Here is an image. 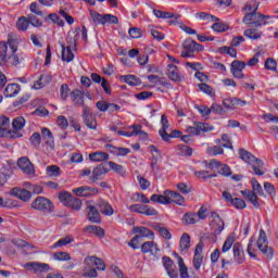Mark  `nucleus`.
<instances>
[{
  "label": "nucleus",
  "mask_w": 278,
  "mask_h": 278,
  "mask_svg": "<svg viewBox=\"0 0 278 278\" xmlns=\"http://www.w3.org/2000/svg\"><path fill=\"white\" fill-rule=\"evenodd\" d=\"M247 68V63L242 61L235 60L230 65V73L236 79H244V71Z\"/></svg>",
  "instance_id": "obj_11"
},
{
  "label": "nucleus",
  "mask_w": 278,
  "mask_h": 278,
  "mask_svg": "<svg viewBox=\"0 0 278 278\" xmlns=\"http://www.w3.org/2000/svg\"><path fill=\"white\" fill-rule=\"evenodd\" d=\"M204 165H205V168H210L215 173H219V175H224V177H229V175H231V168L220 163L219 161H216V160L204 161Z\"/></svg>",
  "instance_id": "obj_7"
},
{
  "label": "nucleus",
  "mask_w": 278,
  "mask_h": 278,
  "mask_svg": "<svg viewBox=\"0 0 278 278\" xmlns=\"http://www.w3.org/2000/svg\"><path fill=\"white\" fill-rule=\"evenodd\" d=\"M66 207H72V210H76V212H79V210H81V200H79L75 197H72L70 202H67Z\"/></svg>",
  "instance_id": "obj_55"
},
{
  "label": "nucleus",
  "mask_w": 278,
  "mask_h": 278,
  "mask_svg": "<svg viewBox=\"0 0 278 278\" xmlns=\"http://www.w3.org/2000/svg\"><path fill=\"white\" fill-rule=\"evenodd\" d=\"M195 51H203V46L192 39H186L182 42L181 58H194Z\"/></svg>",
  "instance_id": "obj_5"
},
{
  "label": "nucleus",
  "mask_w": 278,
  "mask_h": 278,
  "mask_svg": "<svg viewBox=\"0 0 278 278\" xmlns=\"http://www.w3.org/2000/svg\"><path fill=\"white\" fill-rule=\"evenodd\" d=\"M160 247L157 245V243H155V241H146L141 245V253H150L154 257L160 256Z\"/></svg>",
  "instance_id": "obj_18"
},
{
  "label": "nucleus",
  "mask_w": 278,
  "mask_h": 278,
  "mask_svg": "<svg viewBox=\"0 0 278 278\" xmlns=\"http://www.w3.org/2000/svg\"><path fill=\"white\" fill-rule=\"evenodd\" d=\"M154 229L160 233L162 238H164V240H170V238H173V235H170V231H168V229L160 225L155 226Z\"/></svg>",
  "instance_id": "obj_51"
},
{
  "label": "nucleus",
  "mask_w": 278,
  "mask_h": 278,
  "mask_svg": "<svg viewBox=\"0 0 278 278\" xmlns=\"http://www.w3.org/2000/svg\"><path fill=\"white\" fill-rule=\"evenodd\" d=\"M59 199L63 205H68L71 200L73 199V195L68 191H63L59 194Z\"/></svg>",
  "instance_id": "obj_60"
},
{
  "label": "nucleus",
  "mask_w": 278,
  "mask_h": 278,
  "mask_svg": "<svg viewBox=\"0 0 278 278\" xmlns=\"http://www.w3.org/2000/svg\"><path fill=\"white\" fill-rule=\"evenodd\" d=\"M13 131H10L11 138H22L21 129L25 127V117H15L12 122Z\"/></svg>",
  "instance_id": "obj_12"
},
{
  "label": "nucleus",
  "mask_w": 278,
  "mask_h": 278,
  "mask_svg": "<svg viewBox=\"0 0 278 278\" xmlns=\"http://www.w3.org/2000/svg\"><path fill=\"white\" fill-rule=\"evenodd\" d=\"M153 14L154 16H156V18H175V14L170 13V12H164V11H160V10H153Z\"/></svg>",
  "instance_id": "obj_57"
},
{
  "label": "nucleus",
  "mask_w": 278,
  "mask_h": 278,
  "mask_svg": "<svg viewBox=\"0 0 278 278\" xmlns=\"http://www.w3.org/2000/svg\"><path fill=\"white\" fill-rule=\"evenodd\" d=\"M150 200L153 203H162V205H167V200H166V191H164L163 194H152Z\"/></svg>",
  "instance_id": "obj_53"
},
{
  "label": "nucleus",
  "mask_w": 278,
  "mask_h": 278,
  "mask_svg": "<svg viewBox=\"0 0 278 278\" xmlns=\"http://www.w3.org/2000/svg\"><path fill=\"white\" fill-rule=\"evenodd\" d=\"M7 47H9V51L7 50V59L5 63L9 66H18L25 58L23 56V53H18V39L9 37Z\"/></svg>",
  "instance_id": "obj_2"
},
{
  "label": "nucleus",
  "mask_w": 278,
  "mask_h": 278,
  "mask_svg": "<svg viewBox=\"0 0 278 278\" xmlns=\"http://www.w3.org/2000/svg\"><path fill=\"white\" fill-rule=\"evenodd\" d=\"M168 129H170V123L168 122V117L166 114L161 116V128L159 130V135L161 136L164 142H170V136H168Z\"/></svg>",
  "instance_id": "obj_13"
},
{
  "label": "nucleus",
  "mask_w": 278,
  "mask_h": 278,
  "mask_svg": "<svg viewBox=\"0 0 278 278\" xmlns=\"http://www.w3.org/2000/svg\"><path fill=\"white\" fill-rule=\"evenodd\" d=\"M16 27L20 31H27L29 29V20L25 16H22L16 22Z\"/></svg>",
  "instance_id": "obj_42"
},
{
  "label": "nucleus",
  "mask_w": 278,
  "mask_h": 278,
  "mask_svg": "<svg viewBox=\"0 0 278 278\" xmlns=\"http://www.w3.org/2000/svg\"><path fill=\"white\" fill-rule=\"evenodd\" d=\"M129 129H132V131L130 132V134H132V136H139L140 138H147V134L144 132V130H142L141 125L129 126Z\"/></svg>",
  "instance_id": "obj_54"
},
{
  "label": "nucleus",
  "mask_w": 278,
  "mask_h": 278,
  "mask_svg": "<svg viewBox=\"0 0 278 278\" xmlns=\"http://www.w3.org/2000/svg\"><path fill=\"white\" fill-rule=\"evenodd\" d=\"M137 180L141 190H149V188L151 187V182L141 175L137 176Z\"/></svg>",
  "instance_id": "obj_62"
},
{
  "label": "nucleus",
  "mask_w": 278,
  "mask_h": 278,
  "mask_svg": "<svg viewBox=\"0 0 278 278\" xmlns=\"http://www.w3.org/2000/svg\"><path fill=\"white\" fill-rule=\"evenodd\" d=\"M21 92V86L18 84H10L4 89V97L8 99H12V97H16Z\"/></svg>",
  "instance_id": "obj_30"
},
{
  "label": "nucleus",
  "mask_w": 278,
  "mask_h": 278,
  "mask_svg": "<svg viewBox=\"0 0 278 278\" xmlns=\"http://www.w3.org/2000/svg\"><path fill=\"white\" fill-rule=\"evenodd\" d=\"M53 260L56 262H71V254L67 252H56L53 254Z\"/></svg>",
  "instance_id": "obj_52"
},
{
  "label": "nucleus",
  "mask_w": 278,
  "mask_h": 278,
  "mask_svg": "<svg viewBox=\"0 0 278 278\" xmlns=\"http://www.w3.org/2000/svg\"><path fill=\"white\" fill-rule=\"evenodd\" d=\"M119 81H123L124 84H127L128 86H141L142 85V80H140V78H138V76L131 75V74L119 76Z\"/></svg>",
  "instance_id": "obj_28"
},
{
  "label": "nucleus",
  "mask_w": 278,
  "mask_h": 278,
  "mask_svg": "<svg viewBox=\"0 0 278 278\" xmlns=\"http://www.w3.org/2000/svg\"><path fill=\"white\" fill-rule=\"evenodd\" d=\"M71 99L75 105L84 106V92L79 89H75L71 92Z\"/></svg>",
  "instance_id": "obj_33"
},
{
  "label": "nucleus",
  "mask_w": 278,
  "mask_h": 278,
  "mask_svg": "<svg viewBox=\"0 0 278 278\" xmlns=\"http://www.w3.org/2000/svg\"><path fill=\"white\" fill-rule=\"evenodd\" d=\"M178 153H179V155H182L184 157H190V155H192V148H190L188 146H179Z\"/></svg>",
  "instance_id": "obj_61"
},
{
  "label": "nucleus",
  "mask_w": 278,
  "mask_h": 278,
  "mask_svg": "<svg viewBox=\"0 0 278 278\" xmlns=\"http://www.w3.org/2000/svg\"><path fill=\"white\" fill-rule=\"evenodd\" d=\"M91 18L97 25H118V17L113 14H100L91 12Z\"/></svg>",
  "instance_id": "obj_6"
},
{
  "label": "nucleus",
  "mask_w": 278,
  "mask_h": 278,
  "mask_svg": "<svg viewBox=\"0 0 278 278\" xmlns=\"http://www.w3.org/2000/svg\"><path fill=\"white\" fill-rule=\"evenodd\" d=\"M87 210H89L88 220H90V223H101V214L97 207L88 205Z\"/></svg>",
  "instance_id": "obj_34"
},
{
  "label": "nucleus",
  "mask_w": 278,
  "mask_h": 278,
  "mask_svg": "<svg viewBox=\"0 0 278 278\" xmlns=\"http://www.w3.org/2000/svg\"><path fill=\"white\" fill-rule=\"evenodd\" d=\"M243 36H245V38H249L250 40H260L263 34L260 29L249 28L244 30Z\"/></svg>",
  "instance_id": "obj_36"
},
{
  "label": "nucleus",
  "mask_w": 278,
  "mask_h": 278,
  "mask_svg": "<svg viewBox=\"0 0 278 278\" xmlns=\"http://www.w3.org/2000/svg\"><path fill=\"white\" fill-rule=\"evenodd\" d=\"M256 247L267 260H273V248L268 247V237H266V231L264 229L260 230L258 239L256 241Z\"/></svg>",
  "instance_id": "obj_4"
},
{
  "label": "nucleus",
  "mask_w": 278,
  "mask_h": 278,
  "mask_svg": "<svg viewBox=\"0 0 278 278\" xmlns=\"http://www.w3.org/2000/svg\"><path fill=\"white\" fill-rule=\"evenodd\" d=\"M206 153L211 156L223 155L225 153V150H223V146H208L206 148Z\"/></svg>",
  "instance_id": "obj_41"
},
{
  "label": "nucleus",
  "mask_w": 278,
  "mask_h": 278,
  "mask_svg": "<svg viewBox=\"0 0 278 278\" xmlns=\"http://www.w3.org/2000/svg\"><path fill=\"white\" fill-rule=\"evenodd\" d=\"M186 131L191 136H201V134H207V131H214V126L207 123L197 122L193 124V126H188Z\"/></svg>",
  "instance_id": "obj_8"
},
{
  "label": "nucleus",
  "mask_w": 278,
  "mask_h": 278,
  "mask_svg": "<svg viewBox=\"0 0 278 278\" xmlns=\"http://www.w3.org/2000/svg\"><path fill=\"white\" fill-rule=\"evenodd\" d=\"M210 218V226L213 229V231H215V233H223V229H225V222H223L220 215H218V213L213 212Z\"/></svg>",
  "instance_id": "obj_14"
},
{
  "label": "nucleus",
  "mask_w": 278,
  "mask_h": 278,
  "mask_svg": "<svg viewBox=\"0 0 278 278\" xmlns=\"http://www.w3.org/2000/svg\"><path fill=\"white\" fill-rule=\"evenodd\" d=\"M255 18H257V12H250L244 15L242 21L245 25H253V23H255Z\"/></svg>",
  "instance_id": "obj_58"
},
{
  "label": "nucleus",
  "mask_w": 278,
  "mask_h": 278,
  "mask_svg": "<svg viewBox=\"0 0 278 278\" xmlns=\"http://www.w3.org/2000/svg\"><path fill=\"white\" fill-rule=\"evenodd\" d=\"M182 223L185 225H197L199 223V216H197V213H186L182 216Z\"/></svg>",
  "instance_id": "obj_40"
},
{
  "label": "nucleus",
  "mask_w": 278,
  "mask_h": 278,
  "mask_svg": "<svg viewBox=\"0 0 278 278\" xmlns=\"http://www.w3.org/2000/svg\"><path fill=\"white\" fill-rule=\"evenodd\" d=\"M175 257H177L180 278H189L190 276L188 275V267H186V263H184V258L179 256V254L177 253H175Z\"/></svg>",
  "instance_id": "obj_38"
},
{
  "label": "nucleus",
  "mask_w": 278,
  "mask_h": 278,
  "mask_svg": "<svg viewBox=\"0 0 278 278\" xmlns=\"http://www.w3.org/2000/svg\"><path fill=\"white\" fill-rule=\"evenodd\" d=\"M97 207L104 216H113L114 215V207L108 201L100 199L97 202Z\"/></svg>",
  "instance_id": "obj_24"
},
{
  "label": "nucleus",
  "mask_w": 278,
  "mask_h": 278,
  "mask_svg": "<svg viewBox=\"0 0 278 278\" xmlns=\"http://www.w3.org/2000/svg\"><path fill=\"white\" fill-rule=\"evenodd\" d=\"M83 121L89 129H97V118L90 113V108L88 106L83 109Z\"/></svg>",
  "instance_id": "obj_16"
},
{
  "label": "nucleus",
  "mask_w": 278,
  "mask_h": 278,
  "mask_svg": "<svg viewBox=\"0 0 278 278\" xmlns=\"http://www.w3.org/2000/svg\"><path fill=\"white\" fill-rule=\"evenodd\" d=\"M165 194L167 205L170 203H176V205H184V203H186V200L181 197V194L175 191L166 190Z\"/></svg>",
  "instance_id": "obj_23"
},
{
  "label": "nucleus",
  "mask_w": 278,
  "mask_h": 278,
  "mask_svg": "<svg viewBox=\"0 0 278 278\" xmlns=\"http://www.w3.org/2000/svg\"><path fill=\"white\" fill-rule=\"evenodd\" d=\"M106 165L109 170H113V173H116V175L125 177V167H123V165L116 164L115 162L112 161L106 162Z\"/></svg>",
  "instance_id": "obj_37"
},
{
  "label": "nucleus",
  "mask_w": 278,
  "mask_h": 278,
  "mask_svg": "<svg viewBox=\"0 0 278 278\" xmlns=\"http://www.w3.org/2000/svg\"><path fill=\"white\" fill-rule=\"evenodd\" d=\"M106 149L113 155H117V156H122V157H124L125 155H129V153H131V150H129L127 148H116L112 144H106Z\"/></svg>",
  "instance_id": "obj_29"
},
{
  "label": "nucleus",
  "mask_w": 278,
  "mask_h": 278,
  "mask_svg": "<svg viewBox=\"0 0 278 278\" xmlns=\"http://www.w3.org/2000/svg\"><path fill=\"white\" fill-rule=\"evenodd\" d=\"M17 166L18 168H21L22 172L25 173V175H35L36 173L34 164H31V161H29L27 156L18 159Z\"/></svg>",
  "instance_id": "obj_17"
},
{
  "label": "nucleus",
  "mask_w": 278,
  "mask_h": 278,
  "mask_svg": "<svg viewBox=\"0 0 278 278\" xmlns=\"http://www.w3.org/2000/svg\"><path fill=\"white\" fill-rule=\"evenodd\" d=\"M241 194H243V197H245V199H248L250 203H252V205H254L255 207H260V202L257 201V194L254 191L245 190V191H241Z\"/></svg>",
  "instance_id": "obj_39"
},
{
  "label": "nucleus",
  "mask_w": 278,
  "mask_h": 278,
  "mask_svg": "<svg viewBox=\"0 0 278 278\" xmlns=\"http://www.w3.org/2000/svg\"><path fill=\"white\" fill-rule=\"evenodd\" d=\"M203 242H199L194 249L192 264L195 270H201V266H203Z\"/></svg>",
  "instance_id": "obj_10"
},
{
  "label": "nucleus",
  "mask_w": 278,
  "mask_h": 278,
  "mask_svg": "<svg viewBox=\"0 0 278 278\" xmlns=\"http://www.w3.org/2000/svg\"><path fill=\"white\" fill-rule=\"evenodd\" d=\"M31 208L38 212H51L53 210V203L43 197H38L33 203Z\"/></svg>",
  "instance_id": "obj_9"
},
{
  "label": "nucleus",
  "mask_w": 278,
  "mask_h": 278,
  "mask_svg": "<svg viewBox=\"0 0 278 278\" xmlns=\"http://www.w3.org/2000/svg\"><path fill=\"white\" fill-rule=\"evenodd\" d=\"M42 142V136H40V132H34L30 136V143L34 147H40V143Z\"/></svg>",
  "instance_id": "obj_63"
},
{
  "label": "nucleus",
  "mask_w": 278,
  "mask_h": 278,
  "mask_svg": "<svg viewBox=\"0 0 278 278\" xmlns=\"http://www.w3.org/2000/svg\"><path fill=\"white\" fill-rule=\"evenodd\" d=\"M232 251L235 262H237V264H242V262H244V252L242 251V247L237 243L232 247Z\"/></svg>",
  "instance_id": "obj_35"
},
{
  "label": "nucleus",
  "mask_w": 278,
  "mask_h": 278,
  "mask_svg": "<svg viewBox=\"0 0 278 278\" xmlns=\"http://www.w3.org/2000/svg\"><path fill=\"white\" fill-rule=\"evenodd\" d=\"M47 175L49 177H60L61 172L58 165H50L47 167Z\"/></svg>",
  "instance_id": "obj_59"
},
{
  "label": "nucleus",
  "mask_w": 278,
  "mask_h": 278,
  "mask_svg": "<svg viewBox=\"0 0 278 278\" xmlns=\"http://www.w3.org/2000/svg\"><path fill=\"white\" fill-rule=\"evenodd\" d=\"M166 75H167L168 79H170L172 81H177V83L184 81V75H181V73H179V68H177V66L174 64L167 65Z\"/></svg>",
  "instance_id": "obj_21"
},
{
  "label": "nucleus",
  "mask_w": 278,
  "mask_h": 278,
  "mask_svg": "<svg viewBox=\"0 0 278 278\" xmlns=\"http://www.w3.org/2000/svg\"><path fill=\"white\" fill-rule=\"evenodd\" d=\"M216 142L220 144V147H223L224 149H233V146H231V140L229 139V136L227 134H224L222 136V139L216 140Z\"/></svg>",
  "instance_id": "obj_44"
},
{
  "label": "nucleus",
  "mask_w": 278,
  "mask_h": 278,
  "mask_svg": "<svg viewBox=\"0 0 278 278\" xmlns=\"http://www.w3.org/2000/svg\"><path fill=\"white\" fill-rule=\"evenodd\" d=\"M258 9H260V2L252 0L250 2H247L243 10L245 12H257Z\"/></svg>",
  "instance_id": "obj_56"
},
{
  "label": "nucleus",
  "mask_w": 278,
  "mask_h": 278,
  "mask_svg": "<svg viewBox=\"0 0 278 278\" xmlns=\"http://www.w3.org/2000/svg\"><path fill=\"white\" fill-rule=\"evenodd\" d=\"M8 58V43L5 41H0V66L5 62Z\"/></svg>",
  "instance_id": "obj_48"
},
{
  "label": "nucleus",
  "mask_w": 278,
  "mask_h": 278,
  "mask_svg": "<svg viewBox=\"0 0 278 278\" xmlns=\"http://www.w3.org/2000/svg\"><path fill=\"white\" fill-rule=\"evenodd\" d=\"M71 242H73V238L72 237H65V238H61L58 242H55L51 249H60L62 247H66L67 244H71Z\"/></svg>",
  "instance_id": "obj_50"
},
{
  "label": "nucleus",
  "mask_w": 278,
  "mask_h": 278,
  "mask_svg": "<svg viewBox=\"0 0 278 278\" xmlns=\"http://www.w3.org/2000/svg\"><path fill=\"white\" fill-rule=\"evenodd\" d=\"M109 173H110V167H108V162L101 163L100 165L93 168L91 180L97 181L101 179L103 175H108Z\"/></svg>",
  "instance_id": "obj_22"
},
{
  "label": "nucleus",
  "mask_w": 278,
  "mask_h": 278,
  "mask_svg": "<svg viewBox=\"0 0 278 278\" xmlns=\"http://www.w3.org/2000/svg\"><path fill=\"white\" fill-rule=\"evenodd\" d=\"M72 192L76 197H92V194H94L97 190L88 186H83V187L74 188Z\"/></svg>",
  "instance_id": "obj_26"
},
{
  "label": "nucleus",
  "mask_w": 278,
  "mask_h": 278,
  "mask_svg": "<svg viewBox=\"0 0 278 278\" xmlns=\"http://www.w3.org/2000/svg\"><path fill=\"white\" fill-rule=\"evenodd\" d=\"M195 18H199L200 21H211V23H216L219 21L218 17L205 12L197 13Z\"/></svg>",
  "instance_id": "obj_43"
},
{
  "label": "nucleus",
  "mask_w": 278,
  "mask_h": 278,
  "mask_svg": "<svg viewBox=\"0 0 278 278\" xmlns=\"http://www.w3.org/2000/svg\"><path fill=\"white\" fill-rule=\"evenodd\" d=\"M239 157L242 160V162L251 166L252 170H254V175H258V177L264 175L263 160L255 157V155L243 148L239 149Z\"/></svg>",
  "instance_id": "obj_3"
},
{
  "label": "nucleus",
  "mask_w": 278,
  "mask_h": 278,
  "mask_svg": "<svg viewBox=\"0 0 278 278\" xmlns=\"http://www.w3.org/2000/svg\"><path fill=\"white\" fill-rule=\"evenodd\" d=\"M223 105L226 110H236V105H238V98H226L223 101Z\"/></svg>",
  "instance_id": "obj_45"
},
{
  "label": "nucleus",
  "mask_w": 278,
  "mask_h": 278,
  "mask_svg": "<svg viewBox=\"0 0 278 278\" xmlns=\"http://www.w3.org/2000/svg\"><path fill=\"white\" fill-rule=\"evenodd\" d=\"M134 233H137L135 237L138 238L139 240H142V238H150V240H154L155 239V233L143 226H137L132 229Z\"/></svg>",
  "instance_id": "obj_20"
},
{
  "label": "nucleus",
  "mask_w": 278,
  "mask_h": 278,
  "mask_svg": "<svg viewBox=\"0 0 278 278\" xmlns=\"http://www.w3.org/2000/svg\"><path fill=\"white\" fill-rule=\"evenodd\" d=\"M211 28L213 29V31H217L218 34H222L223 31H227L229 29V25H227V23H223V22H215Z\"/></svg>",
  "instance_id": "obj_46"
},
{
  "label": "nucleus",
  "mask_w": 278,
  "mask_h": 278,
  "mask_svg": "<svg viewBox=\"0 0 278 278\" xmlns=\"http://www.w3.org/2000/svg\"><path fill=\"white\" fill-rule=\"evenodd\" d=\"M24 268H26V270H34V273H49L51 269L49 264L38 262L26 263L24 264Z\"/></svg>",
  "instance_id": "obj_19"
},
{
  "label": "nucleus",
  "mask_w": 278,
  "mask_h": 278,
  "mask_svg": "<svg viewBox=\"0 0 278 278\" xmlns=\"http://www.w3.org/2000/svg\"><path fill=\"white\" fill-rule=\"evenodd\" d=\"M10 194L11 197H15V199H20V201H24V203L31 200V191L23 188L15 187L11 189Z\"/></svg>",
  "instance_id": "obj_15"
},
{
  "label": "nucleus",
  "mask_w": 278,
  "mask_h": 278,
  "mask_svg": "<svg viewBox=\"0 0 278 278\" xmlns=\"http://www.w3.org/2000/svg\"><path fill=\"white\" fill-rule=\"evenodd\" d=\"M179 251L181 255H186L190 251V235L188 232L182 233L180 237Z\"/></svg>",
  "instance_id": "obj_27"
},
{
  "label": "nucleus",
  "mask_w": 278,
  "mask_h": 278,
  "mask_svg": "<svg viewBox=\"0 0 278 278\" xmlns=\"http://www.w3.org/2000/svg\"><path fill=\"white\" fill-rule=\"evenodd\" d=\"M90 162H108L110 160V154L106 152H92L89 154Z\"/></svg>",
  "instance_id": "obj_32"
},
{
  "label": "nucleus",
  "mask_w": 278,
  "mask_h": 278,
  "mask_svg": "<svg viewBox=\"0 0 278 278\" xmlns=\"http://www.w3.org/2000/svg\"><path fill=\"white\" fill-rule=\"evenodd\" d=\"M75 35H68L67 37V46H64V43H61V59L63 62H73L75 60V54L73 53V50L77 47V40H88V28L86 26H83L81 29H76Z\"/></svg>",
  "instance_id": "obj_1"
},
{
  "label": "nucleus",
  "mask_w": 278,
  "mask_h": 278,
  "mask_svg": "<svg viewBox=\"0 0 278 278\" xmlns=\"http://www.w3.org/2000/svg\"><path fill=\"white\" fill-rule=\"evenodd\" d=\"M41 136L48 147L53 149L55 144V140L53 139V132L49 128H42L41 129Z\"/></svg>",
  "instance_id": "obj_31"
},
{
  "label": "nucleus",
  "mask_w": 278,
  "mask_h": 278,
  "mask_svg": "<svg viewBox=\"0 0 278 278\" xmlns=\"http://www.w3.org/2000/svg\"><path fill=\"white\" fill-rule=\"evenodd\" d=\"M251 185L254 193L258 194V197H266L264 194V189H262V185H260V181H257V179L252 178Z\"/></svg>",
  "instance_id": "obj_47"
},
{
  "label": "nucleus",
  "mask_w": 278,
  "mask_h": 278,
  "mask_svg": "<svg viewBox=\"0 0 278 278\" xmlns=\"http://www.w3.org/2000/svg\"><path fill=\"white\" fill-rule=\"evenodd\" d=\"M85 264L86 266H96L98 270H105V263L97 256H87L85 258Z\"/></svg>",
  "instance_id": "obj_25"
},
{
  "label": "nucleus",
  "mask_w": 278,
  "mask_h": 278,
  "mask_svg": "<svg viewBox=\"0 0 278 278\" xmlns=\"http://www.w3.org/2000/svg\"><path fill=\"white\" fill-rule=\"evenodd\" d=\"M87 231H89V233H94L98 238H103L105 236V230L99 226H88Z\"/></svg>",
  "instance_id": "obj_49"
},
{
  "label": "nucleus",
  "mask_w": 278,
  "mask_h": 278,
  "mask_svg": "<svg viewBox=\"0 0 278 278\" xmlns=\"http://www.w3.org/2000/svg\"><path fill=\"white\" fill-rule=\"evenodd\" d=\"M8 127H10V117L1 116L0 117V129L8 134Z\"/></svg>",
  "instance_id": "obj_64"
}]
</instances>
